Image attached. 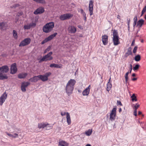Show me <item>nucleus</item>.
<instances>
[{"label":"nucleus","instance_id":"nucleus-1","mask_svg":"<svg viewBox=\"0 0 146 146\" xmlns=\"http://www.w3.org/2000/svg\"><path fill=\"white\" fill-rule=\"evenodd\" d=\"M76 82L74 80L71 79L67 84L65 90L66 93L68 96H70L72 94Z\"/></svg>","mask_w":146,"mask_h":146},{"label":"nucleus","instance_id":"nucleus-2","mask_svg":"<svg viewBox=\"0 0 146 146\" xmlns=\"http://www.w3.org/2000/svg\"><path fill=\"white\" fill-rule=\"evenodd\" d=\"M54 27V23L53 22L47 23L43 27L42 30L44 32L46 33L51 32Z\"/></svg>","mask_w":146,"mask_h":146},{"label":"nucleus","instance_id":"nucleus-3","mask_svg":"<svg viewBox=\"0 0 146 146\" xmlns=\"http://www.w3.org/2000/svg\"><path fill=\"white\" fill-rule=\"evenodd\" d=\"M73 16V15L70 13H67L60 15L59 18L60 20L63 21L68 20Z\"/></svg>","mask_w":146,"mask_h":146},{"label":"nucleus","instance_id":"nucleus-4","mask_svg":"<svg viewBox=\"0 0 146 146\" xmlns=\"http://www.w3.org/2000/svg\"><path fill=\"white\" fill-rule=\"evenodd\" d=\"M52 54V52H50L46 55L44 56L39 61V63L44 61H46L47 60H50L52 59L53 57L51 56V55Z\"/></svg>","mask_w":146,"mask_h":146},{"label":"nucleus","instance_id":"nucleus-5","mask_svg":"<svg viewBox=\"0 0 146 146\" xmlns=\"http://www.w3.org/2000/svg\"><path fill=\"white\" fill-rule=\"evenodd\" d=\"M116 108H113L110 114V119L112 121H113L115 119L116 115Z\"/></svg>","mask_w":146,"mask_h":146},{"label":"nucleus","instance_id":"nucleus-6","mask_svg":"<svg viewBox=\"0 0 146 146\" xmlns=\"http://www.w3.org/2000/svg\"><path fill=\"white\" fill-rule=\"evenodd\" d=\"M31 39L30 38H27L22 41L19 44V46H25L28 45L30 43Z\"/></svg>","mask_w":146,"mask_h":146},{"label":"nucleus","instance_id":"nucleus-7","mask_svg":"<svg viewBox=\"0 0 146 146\" xmlns=\"http://www.w3.org/2000/svg\"><path fill=\"white\" fill-rule=\"evenodd\" d=\"M10 70V73L12 74H14L16 73L17 71V68L16 67V64L15 63L11 65Z\"/></svg>","mask_w":146,"mask_h":146},{"label":"nucleus","instance_id":"nucleus-8","mask_svg":"<svg viewBox=\"0 0 146 146\" xmlns=\"http://www.w3.org/2000/svg\"><path fill=\"white\" fill-rule=\"evenodd\" d=\"M7 97V94L5 92L0 97V105L1 106Z\"/></svg>","mask_w":146,"mask_h":146},{"label":"nucleus","instance_id":"nucleus-9","mask_svg":"<svg viewBox=\"0 0 146 146\" xmlns=\"http://www.w3.org/2000/svg\"><path fill=\"white\" fill-rule=\"evenodd\" d=\"M93 3L94 2L90 0V1L89 4V8L90 16H91L93 14V11L94 7Z\"/></svg>","mask_w":146,"mask_h":146},{"label":"nucleus","instance_id":"nucleus-10","mask_svg":"<svg viewBox=\"0 0 146 146\" xmlns=\"http://www.w3.org/2000/svg\"><path fill=\"white\" fill-rule=\"evenodd\" d=\"M44 11V8L41 7L38 8L34 12V14L35 15H38L43 13Z\"/></svg>","mask_w":146,"mask_h":146},{"label":"nucleus","instance_id":"nucleus-11","mask_svg":"<svg viewBox=\"0 0 146 146\" xmlns=\"http://www.w3.org/2000/svg\"><path fill=\"white\" fill-rule=\"evenodd\" d=\"M9 70V68L7 65H5L0 67V72L3 73H7Z\"/></svg>","mask_w":146,"mask_h":146},{"label":"nucleus","instance_id":"nucleus-12","mask_svg":"<svg viewBox=\"0 0 146 146\" xmlns=\"http://www.w3.org/2000/svg\"><path fill=\"white\" fill-rule=\"evenodd\" d=\"M108 36L107 35H103L102 36V41L104 45L107 44L108 42Z\"/></svg>","mask_w":146,"mask_h":146},{"label":"nucleus","instance_id":"nucleus-13","mask_svg":"<svg viewBox=\"0 0 146 146\" xmlns=\"http://www.w3.org/2000/svg\"><path fill=\"white\" fill-rule=\"evenodd\" d=\"M90 85H89L83 91L82 94L84 96H87L89 94L90 90Z\"/></svg>","mask_w":146,"mask_h":146},{"label":"nucleus","instance_id":"nucleus-14","mask_svg":"<svg viewBox=\"0 0 146 146\" xmlns=\"http://www.w3.org/2000/svg\"><path fill=\"white\" fill-rule=\"evenodd\" d=\"M113 42L115 45H117L120 43L119 36H115L113 38Z\"/></svg>","mask_w":146,"mask_h":146},{"label":"nucleus","instance_id":"nucleus-15","mask_svg":"<svg viewBox=\"0 0 146 146\" xmlns=\"http://www.w3.org/2000/svg\"><path fill=\"white\" fill-rule=\"evenodd\" d=\"M68 30L69 33H74L76 31V28L74 26H70Z\"/></svg>","mask_w":146,"mask_h":146},{"label":"nucleus","instance_id":"nucleus-16","mask_svg":"<svg viewBox=\"0 0 146 146\" xmlns=\"http://www.w3.org/2000/svg\"><path fill=\"white\" fill-rule=\"evenodd\" d=\"M39 75L35 76L30 78L29 80L32 82H36L39 80Z\"/></svg>","mask_w":146,"mask_h":146},{"label":"nucleus","instance_id":"nucleus-17","mask_svg":"<svg viewBox=\"0 0 146 146\" xmlns=\"http://www.w3.org/2000/svg\"><path fill=\"white\" fill-rule=\"evenodd\" d=\"M144 22V21L142 19H141L138 21L136 27H141L142 25H143Z\"/></svg>","mask_w":146,"mask_h":146},{"label":"nucleus","instance_id":"nucleus-18","mask_svg":"<svg viewBox=\"0 0 146 146\" xmlns=\"http://www.w3.org/2000/svg\"><path fill=\"white\" fill-rule=\"evenodd\" d=\"M3 73L0 72V80L7 79L8 77L6 74L3 75Z\"/></svg>","mask_w":146,"mask_h":146},{"label":"nucleus","instance_id":"nucleus-19","mask_svg":"<svg viewBox=\"0 0 146 146\" xmlns=\"http://www.w3.org/2000/svg\"><path fill=\"white\" fill-rule=\"evenodd\" d=\"M39 79H40L43 82H45L48 80V78L46 77L44 75H39Z\"/></svg>","mask_w":146,"mask_h":146},{"label":"nucleus","instance_id":"nucleus-20","mask_svg":"<svg viewBox=\"0 0 146 146\" xmlns=\"http://www.w3.org/2000/svg\"><path fill=\"white\" fill-rule=\"evenodd\" d=\"M27 73H21L18 75V77L20 79L24 78L27 76Z\"/></svg>","mask_w":146,"mask_h":146},{"label":"nucleus","instance_id":"nucleus-21","mask_svg":"<svg viewBox=\"0 0 146 146\" xmlns=\"http://www.w3.org/2000/svg\"><path fill=\"white\" fill-rule=\"evenodd\" d=\"M48 124L47 123H38V127L40 129L41 128H45V127Z\"/></svg>","mask_w":146,"mask_h":146},{"label":"nucleus","instance_id":"nucleus-22","mask_svg":"<svg viewBox=\"0 0 146 146\" xmlns=\"http://www.w3.org/2000/svg\"><path fill=\"white\" fill-rule=\"evenodd\" d=\"M66 115L67 122L68 125H70V124L71 123V119L70 115L68 112H66Z\"/></svg>","mask_w":146,"mask_h":146},{"label":"nucleus","instance_id":"nucleus-23","mask_svg":"<svg viewBox=\"0 0 146 146\" xmlns=\"http://www.w3.org/2000/svg\"><path fill=\"white\" fill-rule=\"evenodd\" d=\"M57 34V33H54L50 35L47 38V39L49 41L51 40L52 38H53L54 37H55Z\"/></svg>","mask_w":146,"mask_h":146},{"label":"nucleus","instance_id":"nucleus-24","mask_svg":"<svg viewBox=\"0 0 146 146\" xmlns=\"http://www.w3.org/2000/svg\"><path fill=\"white\" fill-rule=\"evenodd\" d=\"M50 67L51 68H61V67L58 64H51L50 66Z\"/></svg>","mask_w":146,"mask_h":146},{"label":"nucleus","instance_id":"nucleus-25","mask_svg":"<svg viewBox=\"0 0 146 146\" xmlns=\"http://www.w3.org/2000/svg\"><path fill=\"white\" fill-rule=\"evenodd\" d=\"M59 145L61 146H68L67 143L64 141H60L59 142Z\"/></svg>","mask_w":146,"mask_h":146},{"label":"nucleus","instance_id":"nucleus-26","mask_svg":"<svg viewBox=\"0 0 146 146\" xmlns=\"http://www.w3.org/2000/svg\"><path fill=\"white\" fill-rule=\"evenodd\" d=\"M112 87L111 82H108L107 84V90L109 92Z\"/></svg>","mask_w":146,"mask_h":146},{"label":"nucleus","instance_id":"nucleus-27","mask_svg":"<svg viewBox=\"0 0 146 146\" xmlns=\"http://www.w3.org/2000/svg\"><path fill=\"white\" fill-rule=\"evenodd\" d=\"M13 36L14 38L15 39H17L18 36L17 35V33L16 31L15 30H13Z\"/></svg>","mask_w":146,"mask_h":146},{"label":"nucleus","instance_id":"nucleus-28","mask_svg":"<svg viewBox=\"0 0 146 146\" xmlns=\"http://www.w3.org/2000/svg\"><path fill=\"white\" fill-rule=\"evenodd\" d=\"M134 59L136 61L138 62L141 59L140 55L139 54L136 55Z\"/></svg>","mask_w":146,"mask_h":146},{"label":"nucleus","instance_id":"nucleus-29","mask_svg":"<svg viewBox=\"0 0 146 146\" xmlns=\"http://www.w3.org/2000/svg\"><path fill=\"white\" fill-rule=\"evenodd\" d=\"M30 84V83L29 82H23L22 83L21 85L26 88Z\"/></svg>","mask_w":146,"mask_h":146},{"label":"nucleus","instance_id":"nucleus-30","mask_svg":"<svg viewBox=\"0 0 146 146\" xmlns=\"http://www.w3.org/2000/svg\"><path fill=\"white\" fill-rule=\"evenodd\" d=\"M92 132V129H89L88 131L85 132V134L87 136H90V135Z\"/></svg>","mask_w":146,"mask_h":146},{"label":"nucleus","instance_id":"nucleus-31","mask_svg":"<svg viewBox=\"0 0 146 146\" xmlns=\"http://www.w3.org/2000/svg\"><path fill=\"white\" fill-rule=\"evenodd\" d=\"M21 5L18 3L14 4L12 6H11V7L12 8L15 9L17 7H20Z\"/></svg>","mask_w":146,"mask_h":146},{"label":"nucleus","instance_id":"nucleus-32","mask_svg":"<svg viewBox=\"0 0 146 146\" xmlns=\"http://www.w3.org/2000/svg\"><path fill=\"white\" fill-rule=\"evenodd\" d=\"M131 98H132V101L133 102L134 101H137L136 97L135 96L134 94H133L132 96H131Z\"/></svg>","mask_w":146,"mask_h":146},{"label":"nucleus","instance_id":"nucleus-33","mask_svg":"<svg viewBox=\"0 0 146 146\" xmlns=\"http://www.w3.org/2000/svg\"><path fill=\"white\" fill-rule=\"evenodd\" d=\"M29 25L31 27H34L36 26V24L35 22H32L31 23L29 24Z\"/></svg>","mask_w":146,"mask_h":146},{"label":"nucleus","instance_id":"nucleus-34","mask_svg":"<svg viewBox=\"0 0 146 146\" xmlns=\"http://www.w3.org/2000/svg\"><path fill=\"white\" fill-rule=\"evenodd\" d=\"M126 53L130 55H132V54L131 52V47H130L128 48L127 51Z\"/></svg>","mask_w":146,"mask_h":146},{"label":"nucleus","instance_id":"nucleus-35","mask_svg":"<svg viewBox=\"0 0 146 146\" xmlns=\"http://www.w3.org/2000/svg\"><path fill=\"white\" fill-rule=\"evenodd\" d=\"M113 37H114L115 36H118L117 30H113Z\"/></svg>","mask_w":146,"mask_h":146},{"label":"nucleus","instance_id":"nucleus-36","mask_svg":"<svg viewBox=\"0 0 146 146\" xmlns=\"http://www.w3.org/2000/svg\"><path fill=\"white\" fill-rule=\"evenodd\" d=\"M140 66V65L138 64H136L134 67H133V70L135 71L136 70H137Z\"/></svg>","mask_w":146,"mask_h":146},{"label":"nucleus","instance_id":"nucleus-37","mask_svg":"<svg viewBox=\"0 0 146 146\" xmlns=\"http://www.w3.org/2000/svg\"><path fill=\"white\" fill-rule=\"evenodd\" d=\"M129 72H126L125 76L126 82L127 83L128 80V75L129 73Z\"/></svg>","mask_w":146,"mask_h":146},{"label":"nucleus","instance_id":"nucleus-38","mask_svg":"<svg viewBox=\"0 0 146 146\" xmlns=\"http://www.w3.org/2000/svg\"><path fill=\"white\" fill-rule=\"evenodd\" d=\"M47 125L45 127V129L47 130H49L51 129L52 127V126L51 125H50L49 124L47 123Z\"/></svg>","mask_w":146,"mask_h":146},{"label":"nucleus","instance_id":"nucleus-39","mask_svg":"<svg viewBox=\"0 0 146 146\" xmlns=\"http://www.w3.org/2000/svg\"><path fill=\"white\" fill-rule=\"evenodd\" d=\"M24 28L25 29H29L31 28V27L29 24L28 25H24Z\"/></svg>","mask_w":146,"mask_h":146},{"label":"nucleus","instance_id":"nucleus-40","mask_svg":"<svg viewBox=\"0 0 146 146\" xmlns=\"http://www.w3.org/2000/svg\"><path fill=\"white\" fill-rule=\"evenodd\" d=\"M48 41H49V40H48L47 39V38H46L42 42L41 44H44L45 43L47 42H48Z\"/></svg>","mask_w":146,"mask_h":146},{"label":"nucleus","instance_id":"nucleus-41","mask_svg":"<svg viewBox=\"0 0 146 146\" xmlns=\"http://www.w3.org/2000/svg\"><path fill=\"white\" fill-rule=\"evenodd\" d=\"M21 89L23 92H25L26 91V88L21 85Z\"/></svg>","mask_w":146,"mask_h":146},{"label":"nucleus","instance_id":"nucleus-42","mask_svg":"<svg viewBox=\"0 0 146 146\" xmlns=\"http://www.w3.org/2000/svg\"><path fill=\"white\" fill-rule=\"evenodd\" d=\"M50 48H51L50 46H48V47L45 50V51H44V53H45L46 52H47L49 51L50 50Z\"/></svg>","mask_w":146,"mask_h":146},{"label":"nucleus","instance_id":"nucleus-43","mask_svg":"<svg viewBox=\"0 0 146 146\" xmlns=\"http://www.w3.org/2000/svg\"><path fill=\"white\" fill-rule=\"evenodd\" d=\"M51 74L50 72H48L46 73L44 75L48 78V77Z\"/></svg>","mask_w":146,"mask_h":146},{"label":"nucleus","instance_id":"nucleus-44","mask_svg":"<svg viewBox=\"0 0 146 146\" xmlns=\"http://www.w3.org/2000/svg\"><path fill=\"white\" fill-rule=\"evenodd\" d=\"M23 14V12H19L17 15V16L19 17L21 16H22Z\"/></svg>","mask_w":146,"mask_h":146},{"label":"nucleus","instance_id":"nucleus-45","mask_svg":"<svg viewBox=\"0 0 146 146\" xmlns=\"http://www.w3.org/2000/svg\"><path fill=\"white\" fill-rule=\"evenodd\" d=\"M139 105L137 104H136L134 106V110L137 111V109L139 107Z\"/></svg>","mask_w":146,"mask_h":146},{"label":"nucleus","instance_id":"nucleus-46","mask_svg":"<svg viewBox=\"0 0 146 146\" xmlns=\"http://www.w3.org/2000/svg\"><path fill=\"white\" fill-rule=\"evenodd\" d=\"M4 26L5 23L4 22L0 23V28L1 29H2Z\"/></svg>","mask_w":146,"mask_h":146},{"label":"nucleus","instance_id":"nucleus-47","mask_svg":"<svg viewBox=\"0 0 146 146\" xmlns=\"http://www.w3.org/2000/svg\"><path fill=\"white\" fill-rule=\"evenodd\" d=\"M137 46H135L133 50V52L134 53H136L137 50Z\"/></svg>","mask_w":146,"mask_h":146},{"label":"nucleus","instance_id":"nucleus-48","mask_svg":"<svg viewBox=\"0 0 146 146\" xmlns=\"http://www.w3.org/2000/svg\"><path fill=\"white\" fill-rule=\"evenodd\" d=\"M132 65L131 64H130V66H129V73H131V71H132Z\"/></svg>","mask_w":146,"mask_h":146},{"label":"nucleus","instance_id":"nucleus-49","mask_svg":"<svg viewBox=\"0 0 146 146\" xmlns=\"http://www.w3.org/2000/svg\"><path fill=\"white\" fill-rule=\"evenodd\" d=\"M117 106L118 105H119L121 106H122V104H121V101L119 100L117 101Z\"/></svg>","mask_w":146,"mask_h":146},{"label":"nucleus","instance_id":"nucleus-50","mask_svg":"<svg viewBox=\"0 0 146 146\" xmlns=\"http://www.w3.org/2000/svg\"><path fill=\"white\" fill-rule=\"evenodd\" d=\"M15 135L16 136H14L13 135H12L11 137L13 138H15L18 137V135L17 134L15 133Z\"/></svg>","mask_w":146,"mask_h":146},{"label":"nucleus","instance_id":"nucleus-51","mask_svg":"<svg viewBox=\"0 0 146 146\" xmlns=\"http://www.w3.org/2000/svg\"><path fill=\"white\" fill-rule=\"evenodd\" d=\"M137 15H135V16L134 18H133L134 22H137Z\"/></svg>","mask_w":146,"mask_h":146},{"label":"nucleus","instance_id":"nucleus-52","mask_svg":"<svg viewBox=\"0 0 146 146\" xmlns=\"http://www.w3.org/2000/svg\"><path fill=\"white\" fill-rule=\"evenodd\" d=\"M146 11V5L143 8V9L142 11V12L145 13Z\"/></svg>","mask_w":146,"mask_h":146},{"label":"nucleus","instance_id":"nucleus-53","mask_svg":"<svg viewBox=\"0 0 146 146\" xmlns=\"http://www.w3.org/2000/svg\"><path fill=\"white\" fill-rule=\"evenodd\" d=\"M127 25H129L130 23V20L129 18H127Z\"/></svg>","mask_w":146,"mask_h":146},{"label":"nucleus","instance_id":"nucleus-54","mask_svg":"<svg viewBox=\"0 0 146 146\" xmlns=\"http://www.w3.org/2000/svg\"><path fill=\"white\" fill-rule=\"evenodd\" d=\"M66 113L65 112L62 111L61 112V114L62 116H63L65 115Z\"/></svg>","mask_w":146,"mask_h":146},{"label":"nucleus","instance_id":"nucleus-55","mask_svg":"<svg viewBox=\"0 0 146 146\" xmlns=\"http://www.w3.org/2000/svg\"><path fill=\"white\" fill-rule=\"evenodd\" d=\"M137 110H134V112H133V114H134V115L135 116H137Z\"/></svg>","mask_w":146,"mask_h":146},{"label":"nucleus","instance_id":"nucleus-56","mask_svg":"<svg viewBox=\"0 0 146 146\" xmlns=\"http://www.w3.org/2000/svg\"><path fill=\"white\" fill-rule=\"evenodd\" d=\"M135 40L134 39L132 41V43L131 44V46H133L134 45V44L135 43Z\"/></svg>","mask_w":146,"mask_h":146},{"label":"nucleus","instance_id":"nucleus-57","mask_svg":"<svg viewBox=\"0 0 146 146\" xmlns=\"http://www.w3.org/2000/svg\"><path fill=\"white\" fill-rule=\"evenodd\" d=\"M140 28L139 27H138V28L137 29V33H136V34L137 35L138 33V32L140 31Z\"/></svg>","mask_w":146,"mask_h":146},{"label":"nucleus","instance_id":"nucleus-58","mask_svg":"<svg viewBox=\"0 0 146 146\" xmlns=\"http://www.w3.org/2000/svg\"><path fill=\"white\" fill-rule=\"evenodd\" d=\"M6 133L10 137H11L12 134L9 133H8L7 132H6Z\"/></svg>","mask_w":146,"mask_h":146},{"label":"nucleus","instance_id":"nucleus-59","mask_svg":"<svg viewBox=\"0 0 146 146\" xmlns=\"http://www.w3.org/2000/svg\"><path fill=\"white\" fill-rule=\"evenodd\" d=\"M79 11L80 12V13H81V14H82V13H83L84 12L83 9H80Z\"/></svg>","mask_w":146,"mask_h":146},{"label":"nucleus","instance_id":"nucleus-60","mask_svg":"<svg viewBox=\"0 0 146 146\" xmlns=\"http://www.w3.org/2000/svg\"><path fill=\"white\" fill-rule=\"evenodd\" d=\"M137 23L136 22H134L133 23V27L134 28V27L135 26V25H136Z\"/></svg>","mask_w":146,"mask_h":146},{"label":"nucleus","instance_id":"nucleus-61","mask_svg":"<svg viewBox=\"0 0 146 146\" xmlns=\"http://www.w3.org/2000/svg\"><path fill=\"white\" fill-rule=\"evenodd\" d=\"M129 55H130L129 54H127V53L126 52L125 53V57H127Z\"/></svg>","mask_w":146,"mask_h":146},{"label":"nucleus","instance_id":"nucleus-62","mask_svg":"<svg viewBox=\"0 0 146 146\" xmlns=\"http://www.w3.org/2000/svg\"><path fill=\"white\" fill-rule=\"evenodd\" d=\"M82 15L84 17H85L86 16V14L84 12L83 13H82Z\"/></svg>","mask_w":146,"mask_h":146},{"label":"nucleus","instance_id":"nucleus-63","mask_svg":"<svg viewBox=\"0 0 146 146\" xmlns=\"http://www.w3.org/2000/svg\"><path fill=\"white\" fill-rule=\"evenodd\" d=\"M137 80V78H133L132 79V80L133 81L136 80Z\"/></svg>","mask_w":146,"mask_h":146},{"label":"nucleus","instance_id":"nucleus-64","mask_svg":"<svg viewBox=\"0 0 146 146\" xmlns=\"http://www.w3.org/2000/svg\"><path fill=\"white\" fill-rule=\"evenodd\" d=\"M135 73H133L132 75V76L133 77H134L135 76Z\"/></svg>","mask_w":146,"mask_h":146}]
</instances>
